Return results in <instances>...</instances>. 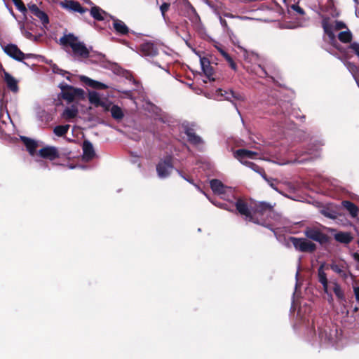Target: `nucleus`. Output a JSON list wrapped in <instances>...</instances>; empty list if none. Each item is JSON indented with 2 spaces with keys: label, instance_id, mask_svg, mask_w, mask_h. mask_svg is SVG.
I'll return each mask as SVG.
<instances>
[{
  "label": "nucleus",
  "instance_id": "nucleus-29",
  "mask_svg": "<svg viewBox=\"0 0 359 359\" xmlns=\"http://www.w3.org/2000/svg\"><path fill=\"white\" fill-rule=\"evenodd\" d=\"M113 25L115 30L120 34H126L128 32V27L120 20L114 19Z\"/></svg>",
  "mask_w": 359,
  "mask_h": 359
},
{
  "label": "nucleus",
  "instance_id": "nucleus-8",
  "mask_svg": "<svg viewBox=\"0 0 359 359\" xmlns=\"http://www.w3.org/2000/svg\"><path fill=\"white\" fill-rule=\"evenodd\" d=\"M291 241L296 250L301 252H312L316 250V245L304 238H291Z\"/></svg>",
  "mask_w": 359,
  "mask_h": 359
},
{
  "label": "nucleus",
  "instance_id": "nucleus-43",
  "mask_svg": "<svg viewBox=\"0 0 359 359\" xmlns=\"http://www.w3.org/2000/svg\"><path fill=\"white\" fill-rule=\"evenodd\" d=\"M351 48L353 50V52L357 55L359 57V43L354 42L351 44Z\"/></svg>",
  "mask_w": 359,
  "mask_h": 359
},
{
  "label": "nucleus",
  "instance_id": "nucleus-44",
  "mask_svg": "<svg viewBox=\"0 0 359 359\" xmlns=\"http://www.w3.org/2000/svg\"><path fill=\"white\" fill-rule=\"evenodd\" d=\"M291 8L301 15L304 13V10L298 5L294 4L291 6Z\"/></svg>",
  "mask_w": 359,
  "mask_h": 359
},
{
  "label": "nucleus",
  "instance_id": "nucleus-1",
  "mask_svg": "<svg viewBox=\"0 0 359 359\" xmlns=\"http://www.w3.org/2000/svg\"><path fill=\"white\" fill-rule=\"evenodd\" d=\"M63 49L76 60H82L89 56V48L76 36L72 34L64 35L60 39Z\"/></svg>",
  "mask_w": 359,
  "mask_h": 359
},
{
  "label": "nucleus",
  "instance_id": "nucleus-20",
  "mask_svg": "<svg viewBox=\"0 0 359 359\" xmlns=\"http://www.w3.org/2000/svg\"><path fill=\"white\" fill-rule=\"evenodd\" d=\"M140 51L145 57H154L158 54V49L153 43L146 42L142 44Z\"/></svg>",
  "mask_w": 359,
  "mask_h": 359
},
{
  "label": "nucleus",
  "instance_id": "nucleus-46",
  "mask_svg": "<svg viewBox=\"0 0 359 359\" xmlns=\"http://www.w3.org/2000/svg\"><path fill=\"white\" fill-rule=\"evenodd\" d=\"M217 48V49L218 50V51L221 53V55L225 58V55H229L226 51H224L220 46H215Z\"/></svg>",
  "mask_w": 359,
  "mask_h": 359
},
{
  "label": "nucleus",
  "instance_id": "nucleus-45",
  "mask_svg": "<svg viewBox=\"0 0 359 359\" xmlns=\"http://www.w3.org/2000/svg\"><path fill=\"white\" fill-rule=\"evenodd\" d=\"M259 208L261 209V211L265 210H267V209L270 210V208H271L270 206L268 204L265 203H261L259 204Z\"/></svg>",
  "mask_w": 359,
  "mask_h": 359
},
{
  "label": "nucleus",
  "instance_id": "nucleus-21",
  "mask_svg": "<svg viewBox=\"0 0 359 359\" xmlns=\"http://www.w3.org/2000/svg\"><path fill=\"white\" fill-rule=\"evenodd\" d=\"M83 158L85 161L91 160L95 156L93 144L88 140L83 142Z\"/></svg>",
  "mask_w": 359,
  "mask_h": 359
},
{
  "label": "nucleus",
  "instance_id": "nucleus-30",
  "mask_svg": "<svg viewBox=\"0 0 359 359\" xmlns=\"http://www.w3.org/2000/svg\"><path fill=\"white\" fill-rule=\"evenodd\" d=\"M334 238L338 242L342 243H348L351 241L352 237L348 232H339L334 234Z\"/></svg>",
  "mask_w": 359,
  "mask_h": 359
},
{
  "label": "nucleus",
  "instance_id": "nucleus-14",
  "mask_svg": "<svg viewBox=\"0 0 359 359\" xmlns=\"http://www.w3.org/2000/svg\"><path fill=\"white\" fill-rule=\"evenodd\" d=\"M28 8L31 13L36 17L43 25L46 27L49 23V18L47 14L41 11L36 4H28Z\"/></svg>",
  "mask_w": 359,
  "mask_h": 359
},
{
  "label": "nucleus",
  "instance_id": "nucleus-2",
  "mask_svg": "<svg viewBox=\"0 0 359 359\" xmlns=\"http://www.w3.org/2000/svg\"><path fill=\"white\" fill-rule=\"evenodd\" d=\"M318 281L322 284L323 290L328 296V301L330 303L333 302V298L330 292V287L332 286V290L335 294L336 297L340 301L345 299L344 294L341 290L340 285L336 281H328L327 275L324 271V265L322 264L318 270Z\"/></svg>",
  "mask_w": 359,
  "mask_h": 359
},
{
  "label": "nucleus",
  "instance_id": "nucleus-10",
  "mask_svg": "<svg viewBox=\"0 0 359 359\" xmlns=\"http://www.w3.org/2000/svg\"><path fill=\"white\" fill-rule=\"evenodd\" d=\"M214 98L217 100H226L228 101H230L233 102V99L237 100H243V97L238 94L235 93L231 90H225L222 89H217L215 91V93L214 94Z\"/></svg>",
  "mask_w": 359,
  "mask_h": 359
},
{
  "label": "nucleus",
  "instance_id": "nucleus-5",
  "mask_svg": "<svg viewBox=\"0 0 359 359\" xmlns=\"http://www.w3.org/2000/svg\"><path fill=\"white\" fill-rule=\"evenodd\" d=\"M259 156V154L257 152L244 149H238L233 152V156L242 164L252 168L256 172H259V167L248 160L257 158Z\"/></svg>",
  "mask_w": 359,
  "mask_h": 359
},
{
  "label": "nucleus",
  "instance_id": "nucleus-11",
  "mask_svg": "<svg viewBox=\"0 0 359 359\" xmlns=\"http://www.w3.org/2000/svg\"><path fill=\"white\" fill-rule=\"evenodd\" d=\"M171 161V157L168 156L158 163L156 165V171L159 177L165 178L170 175L173 169Z\"/></svg>",
  "mask_w": 359,
  "mask_h": 359
},
{
  "label": "nucleus",
  "instance_id": "nucleus-39",
  "mask_svg": "<svg viewBox=\"0 0 359 359\" xmlns=\"http://www.w3.org/2000/svg\"><path fill=\"white\" fill-rule=\"evenodd\" d=\"M348 69H349V71L351 72V74H353L358 87H359V78L355 75V70L357 69V67L356 66H355L354 65H352V64H349L348 65Z\"/></svg>",
  "mask_w": 359,
  "mask_h": 359
},
{
  "label": "nucleus",
  "instance_id": "nucleus-4",
  "mask_svg": "<svg viewBox=\"0 0 359 359\" xmlns=\"http://www.w3.org/2000/svg\"><path fill=\"white\" fill-rule=\"evenodd\" d=\"M61 97L67 102H78L84 97V91L81 88H76L67 84H60Z\"/></svg>",
  "mask_w": 359,
  "mask_h": 359
},
{
  "label": "nucleus",
  "instance_id": "nucleus-47",
  "mask_svg": "<svg viewBox=\"0 0 359 359\" xmlns=\"http://www.w3.org/2000/svg\"><path fill=\"white\" fill-rule=\"evenodd\" d=\"M212 203H214L215 205L221 208H224V209H226V210H229V208L227 207V205L226 204H224V203H215L214 202H212Z\"/></svg>",
  "mask_w": 359,
  "mask_h": 359
},
{
  "label": "nucleus",
  "instance_id": "nucleus-35",
  "mask_svg": "<svg viewBox=\"0 0 359 359\" xmlns=\"http://www.w3.org/2000/svg\"><path fill=\"white\" fill-rule=\"evenodd\" d=\"M69 128L70 126L68 124L63 126H57L54 128L53 133L55 135L58 137H62L68 132Z\"/></svg>",
  "mask_w": 359,
  "mask_h": 359
},
{
  "label": "nucleus",
  "instance_id": "nucleus-22",
  "mask_svg": "<svg viewBox=\"0 0 359 359\" xmlns=\"http://www.w3.org/2000/svg\"><path fill=\"white\" fill-rule=\"evenodd\" d=\"M320 212L323 216L332 219H335L339 216L337 208L332 205L323 207Z\"/></svg>",
  "mask_w": 359,
  "mask_h": 359
},
{
  "label": "nucleus",
  "instance_id": "nucleus-6",
  "mask_svg": "<svg viewBox=\"0 0 359 359\" xmlns=\"http://www.w3.org/2000/svg\"><path fill=\"white\" fill-rule=\"evenodd\" d=\"M210 187L215 194L219 195L224 200L231 201L234 198L233 189L224 186L219 180H211Z\"/></svg>",
  "mask_w": 359,
  "mask_h": 359
},
{
  "label": "nucleus",
  "instance_id": "nucleus-37",
  "mask_svg": "<svg viewBox=\"0 0 359 359\" xmlns=\"http://www.w3.org/2000/svg\"><path fill=\"white\" fill-rule=\"evenodd\" d=\"M15 7L24 15L27 13V8L22 0H11Z\"/></svg>",
  "mask_w": 359,
  "mask_h": 359
},
{
  "label": "nucleus",
  "instance_id": "nucleus-51",
  "mask_svg": "<svg viewBox=\"0 0 359 359\" xmlns=\"http://www.w3.org/2000/svg\"><path fill=\"white\" fill-rule=\"evenodd\" d=\"M224 16L227 18H233V16L231 14H225Z\"/></svg>",
  "mask_w": 359,
  "mask_h": 359
},
{
  "label": "nucleus",
  "instance_id": "nucleus-41",
  "mask_svg": "<svg viewBox=\"0 0 359 359\" xmlns=\"http://www.w3.org/2000/svg\"><path fill=\"white\" fill-rule=\"evenodd\" d=\"M262 176L268 182V184H269V186L271 187H272L275 190L277 189L276 187V184H275V180H269V179H268L264 173L262 174Z\"/></svg>",
  "mask_w": 359,
  "mask_h": 359
},
{
  "label": "nucleus",
  "instance_id": "nucleus-49",
  "mask_svg": "<svg viewBox=\"0 0 359 359\" xmlns=\"http://www.w3.org/2000/svg\"><path fill=\"white\" fill-rule=\"evenodd\" d=\"M219 21H220V23H221L222 27H224V28L227 27V22H226V21L225 20L222 19V17L219 18Z\"/></svg>",
  "mask_w": 359,
  "mask_h": 359
},
{
  "label": "nucleus",
  "instance_id": "nucleus-17",
  "mask_svg": "<svg viewBox=\"0 0 359 359\" xmlns=\"http://www.w3.org/2000/svg\"><path fill=\"white\" fill-rule=\"evenodd\" d=\"M60 6L68 11L84 13L87 9L83 8L81 5L76 1L69 0L60 3Z\"/></svg>",
  "mask_w": 359,
  "mask_h": 359
},
{
  "label": "nucleus",
  "instance_id": "nucleus-23",
  "mask_svg": "<svg viewBox=\"0 0 359 359\" xmlns=\"http://www.w3.org/2000/svg\"><path fill=\"white\" fill-rule=\"evenodd\" d=\"M79 110L76 106L72 105L65 109L62 112V118L67 121H71L72 119L76 117L78 115Z\"/></svg>",
  "mask_w": 359,
  "mask_h": 359
},
{
  "label": "nucleus",
  "instance_id": "nucleus-26",
  "mask_svg": "<svg viewBox=\"0 0 359 359\" xmlns=\"http://www.w3.org/2000/svg\"><path fill=\"white\" fill-rule=\"evenodd\" d=\"M22 140L30 155L32 156H35L36 155H37L38 153H36V150L38 147L37 143L35 141L27 137H22Z\"/></svg>",
  "mask_w": 359,
  "mask_h": 359
},
{
  "label": "nucleus",
  "instance_id": "nucleus-52",
  "mask_svg": "<svg viewBox=\"0 0 359 359\" xmlns=\"http://www.w3.org/2000/svg\"><path fill=\"white\" fill-rule=\"evenodd\" d=\"M56 72L62 74L64 71L62 69H60L58 72Z\"/></svg>",
  "mask_w": 359,
  "mask_h": 359
},
{
  "label": "nucleus",
  "instance_id": "nucleus-57",
  "mask_svg": "<svg viewBox=\"0 0 359 359\" xmlns=\"http://www.w3.org/2000/svg\"><path fill=\"white\" fill-rule=\"evenodd\" d=\"M280 164L281 165H284V164H286V163H281Z\"/></svg>",
  "mask_w": 359,
  "mask_h": 359
},
{
  "label": "nucleus",
  "instance_id": "nucleus-24",
  "mask_svg": "<svg viewBox=\"0 0 359 359\" xmlns=\"http://www.w3.org/2000/svg\"><path fill=\"white\" fill-rule=\"evenodd\" d=\"M4 81L8 88L13 92L18 91V81L10 74L4 72Z\"/></svg>",
  "mask_w": 359,
  "mask_h": 359
},
{
  "label": "nucleus",
  "instance_id": "nucleus-3",
  "mask_svg": "<svg viewBox=\"0 0 359 359\" xmlns=\"http://www.w3.org/2000/svg\"><path fill=\"white\" fill-rule=\"evenodd\" d=\"M325 231L334 232L335 230L331 228H327L322 225L313 226L306 228L304 233L306 236L314 241L318 242L320 244L328 242L329 237L325 233Z\"/></svg>",
  "mask_w": 359,
  "mask_h": 359
},
{
  "label": "nucleus",
  "instance_id": "nucleus-19",
  "mask_svg": "<svg viewBox=\"0 0 359 359\" xmlns=\"http://www.w3.org/2000/svg\"><path fill=\"white\" fill-rule=\"evenodd\" d=\"M11 123V119L8 112L2 106L0 107V130L3 133H6V128L9 126Z\"/></svg>",
  "mask_w": 359,
  "mask_h": 359
},
{
  "label": "nucleus",
  "instance_id": "nucleus-53",
  "mask_svg": "<svg viewBox=\"0 0 359 359\" xmlns=\"http://www.w3.org/2000/svg\"><path fill=\"white\" fill-rule=\"evenodd\" d=\"M195 187H196V188H197L200 191L203 192V191L201 190L200 187H198L197 185H196V184H195Z\"/></svg>",
  "mask_w": 359,
  "mask_h": 359
},
{
  "label": "nucleus",
  "instance_id": "nucleus-7",
  "mask_svg": "<svg viewBox=\"0 0 359 359\" xmlns=\"http://www.w3.org/2000/svg\"><path fill=\"white\" fill-rule=\"evenodd\" d=\"M322 26L324 32L328 35L331 40L335 38L333 30H341L347 28L346 24L341 21H334L332 25L329 23L328 18H323L322 20Z\"/></svg>",
  "mask_w": 359,
  "mask_h": 359
},
{
  "label": "nucleus",
  "instance_id": "nucleus-38",
  "mask_svg": "<svg viewBox=\"0 0 359 359\" xmlns=\"http://www.w3.org/2000/svg\"><path fill=\"white\" fill-rule=\"evenodd\" d=\"M330 269L334 271L335 273H338V274H340V275H344V270H343V267L338 265V264H336L334 263L330 265Z\"/></svg>",
  "mask_w": 359,
  "mask_h": 359
},
{
  "label": "nucleus",
  "instance_id": "nucleus-56",
  "mask_svg": "<svg viewBox=\"0 0 359 359\" xmlns=\"http://www.w3.org/2000/svg\"><path fill=\"white\" fill-rule=\"evenodd\" d=\"M187 181L189 182L190 183H192L189 179L184 178Z\"/></svg>",
  "mask_w": 359,
  "mask_h": 359
},
{
  "label": "nucleus",
  "instance_id": "nucleus-36",
  "mask_svg": "<svg viewBox=\"0 0 359 359\" xmlns=\"http://www.w3.org/2000/svg\"><path fill=\"white\" fill-rule=\"evenodd\" d=\"M21 33L29 40H35V36L29 32L25 30L24 23L19 22Z\"/></svg>",
  "mask_w": 359,
  "mask_h": 359
},
{
  "label": "nucleus",
  "instance_id": "nucleus-40",
  "mask_svg": "<svg viewBox=\"0 0 359 359\" xmlns=\"http://www.w3.org/2000/svg\"><path fill=\"white\" fill-rule=\"evenodd\" d=\"M169 8H170V4H168V3H163L160 6V10H161L162 16L163 18H165V12H167L168 11Z\"/></svg>",
  "mask_w": 359,
  "mask_h": 359
},
{
  "label": "nucleus",
  "instance_id": "nucleus-12",
  "mask_svg": "<svg viewBox=\"0 0 359 359\" xmlns=\"http://www.w3.org/2000/svg\"><path fill=\"white\" fill-rule=\"evenodd\" d=\"M88 100L95 107H101L105 111H108L111 106L110 102H109L107 100L101 98L100 95L95 91L89 93Z\"/></svg>",
  "mask_w": 359,
  "mask_h": 359
},
{
  "label": "nucleus",
  "instance_id": "nucleus-54",
  "mask_svg": "<svg viewBox=\"0 0 359 359\" xmlns=\"http://www.w3.org/2000/svg\"><path fill=\"white\" fill-rule=\"evenodd\" d=\"M76 168V166L69 165V168H71V169H73V168Z\"/></svg>",
  "mask_w": 359,
  "mask_h": 359
},
{
  "label": "nucleus",
  "instance_id": "nucleus-13",
  "mask_svg": "<svg viewBox=\"0 0 359 359\" xmlns=\"http://www.w3.org/2000/svg\"><path fill=\"white\" fill-rule=\"evenodd\" d=\"M317 12L323 18H325L323 16L324 13H328L334 15V5L333 0H318Z\"/></svg>",
  "mask_w": 359,
  "mask_h": 359
},
{
  "label": "nucleus",
  "instance_id": "nucleus-32",
  "mask_svg": "<svg viewBox=\"0 0 359 359\" xmlns=\"http://www.w3.org/2000/svg\"><path fill=\"white\" fill-rule=\"evenodd\" d=\"M338 39L343 43H348L352 39V33L346 28L344 31H341L339 33Z\"/></svg>",
  "mask_w": 359,
  "mask_h": 359
},
{
  "label": "nucleus",
  "instance_id": "nucleus-18",
  "mask_svg": "<svg viewBox=\"0 0 359 359\" xmlns=\"http://www.w3.org/2000/svg\"><path fill=\"white\" fill-rule=\"evenodd\" d=\"M200 63L201 69L207 79L209 81H215V79L213 77L214 70L212 67L210 65L209 60L205 57H201Z\"/></svg>",
  "mask_w": 359,
  "mask_h": 359
},
{
  "label": "nucleus",
  "instance_id": "nucleus-48",
  "mask_svg": "<svg viewBox=\"0 0 359 359\" xmlns=\"http://www.w3.org/2000/svg\"><path fill=\"white\" fill-rule=\"evenodd\" d=\"M354 294L357 301H359V286L354 288Z\"/></svg>",
  "mask_w": 359,
  "mask_h": 359
},
{
  "label": "nucleus",
  "instance_id": "nucleus-50",
  "mask_svg": "<svg viewBox=\"0 0 359 359\" xmlns=\"http://www.w3.org/2000/svg\"><path fill=\"white\" fill-rule=\"evenodd\" d=\"M259 69H260V71L262 72H257V74H259V75L260 76H262L263 75L266 74V72H265V70L264 69H262V67L261 66H258Z\"/></svg>",
  "mask_w": 359,
  "mask_h": 359
},
{
  "label": "nucleus",
  "instance_id": "nucleus-55",
  "mask_svg": "<svg viewBox=\"0 0 359 359\" xmlns=\"http://www.w3.org/2000/svg\"><path fill=\"white\" fill-rule=\"evenodd\" d=\"M11 13L12 14L13 16L15 17V15H14V13H13V12L12 11H11Z\"/></svg>",
  "mask_w": 359,
  "mask_h": 359
},
{
  "label": "nucleus",
  "instance_id": "nucleus-16",
  "mask_svg": "<svg viewBox=\"0 0 359 359\" xmlns=\"http://www.w3.org/2000/svg\"><path fill=\"white\" fill-rule=\"evenodd\" d=\"M37 155L41 158H47L50 161L54 160L59 156L57 149L55 147H46L42 148L39 151Z\"/></svg>",
  "mask_w": 359,
  "mask_h": 359
},
{
  "label": "nucleus",
  "instance_id": "nucleus-25",
  "mask_svg": "<svg viewBox=\"0 0 359 359\" xmlns=\"http://www.w3.org/2000/svg\"><path fill=\"white\" fill-rule=\"evenodd\" d=\"M81 80L88 86L95 88L107 89L108 88V86L106 84L93 80L86 76H81Z\"/></svg>",
  "mask_w": 359,
  "mask_h": 359
},
{
  "label": "nucleus",
  "instance_id": "nucleus-42",
  "mask_svg": "<svg viewBox=\"0 0 359 359\" xmlns=\"http://www.w3.org/2000/svg\"><path fill=\"white\" fill-rule=\"evenodd\" d=\"M225 60L229 62L231 69H233V70L236 69V65L229 55H225Z\"/></svg>",
  "mask_w": 359,
  "mask_h": 359
},
{
  "label": "nucleus",
  "instance_id": "nucleus-34",
  "mask_svg": "<svg viewBox=\"0 0 359 359\" xmlns=\"http://www.w3.org/2000/svg\"><path fill=\"white\" fill-rule=\"evenodd\" d=\"M88 58L92 62H97L103 60L104 55L101 53L93 50L92 48H89V56Z\"/></svg>",
  "mask_w": 359,
  "mask_h": 359
},
{
  "label": "nucleus",
  "instance_id": "nucleus-28",
  "mask_svg": "<svg viewBox=\"0 0 359 359\" xmlns=\"http://www.w3.org/2000/svg\"><path fill=\"white\" fill-rule=\"evenodd\" d=\"M185 133L187 136L188 140L190 142L194 144H199L202 142L201 137L195 134L193 129L185 128Z\"/></svg>",
  "mask_w": 359,
  "mask_h": 359
},
{
  "label": "nucleus",
  "instance_id": "nucleus-31",
  "mask_svg": "<svg viewBox=\"0 0 359 359\" xmlns=\"http://www.w3.org/2000/svg\"><path fill=\"white\" fill-rule=\"evenodd\" d=\"M343 206L349 212L352 217H355L358 213V209L357 206L353 203L344 201L342 202Z\"/></svg>",
  "mask_w": 359,
  "mask_h": 359
},
{
  "label": "nucleus",
  "instance_id": "nucleus-33",
  "mask_svg": "<svg viewBox=\"0 0 359 359\" xmlns=\"http://www.w3.org/2000/svg\"><path fill=\"white\" fill-rule=\"evenodd\" d=\"M111 114V116L114 118L116 120H121L123 117V112L121 107L117 105H113L109 109Z\"/></svg>",
  "mask_w": 359,
  "mask_h": 359
},
{
  "label": "nucleus",
  "instance_id": "nucleus-27",
  "mask_svg": "<svg viewBox=\"0 0 359 359\" xmlns=\"http://www.w3.org/2000/svg\"><path fill=\"white\" fill-rule=\"evenodd\" d=\"M90 15L93 18L97 20H103L108 16L105 11L97 6L92 7L90 9Z\"/></svg>",
  "mask_w": 359,
  "mask_h": 359
},
{
  "label": "nucleus",
  "instance_id": "nucleus-15",
  "mask_svg": "<svg viewBox=\"0 0 359 359\" xmlns=\"http://www.w3.org/2000/svg\"><path fill=\"white\" fill-rule=\"evenodd\" d=\"M236 207L239 213L245 217V219L250 222L257 223L251 215L247 204L241 199H238L236 203Z\"/></svg>",
  "mask_w": 359,
  "mask_h": 359
},
{
  "label": "nucleus",
  "instance_id": "nucleus-9",
  "mask_svg": "<svg viewBox=\"0 0 359 359\" xmlns=\"http://www.w3.org/2000/svg\"><path fill=\"white\" fill-rule=\"evenodd\" d=\"M3 49L8 56L18 61H22L33 56L32 54L23 53L16 45L12 43L4 46Z\"/></svg>",
  "mask_w": 359,
  "mask_h": 359
}]
</instances>
